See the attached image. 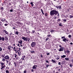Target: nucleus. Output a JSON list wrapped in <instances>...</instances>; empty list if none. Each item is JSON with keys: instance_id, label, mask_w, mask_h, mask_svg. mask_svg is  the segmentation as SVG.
I'll return each mask as SVG.
<instances>
[{"instance_id": "obj_1", "label": "nucleus", "mask_w": 73, "mask_h": 73, "mask_svg": "<svg viewBox=\"0 0 73 73\" xmlns=\"http://www.w3.org/2000/svg\"><path fill=\"white\" fill-rule=\"evenodd\" d=\"M57 14H58V16H59V14L58 13V11L55 10H52L50 12V15L51 16H54V15H55V16H56Z\"/></svg>"}, {"instance_id": "obj_2", "label": "nucleus", "mask_w": 73, "mask_h": 73, "mask_svg": "<svg viewBox=\"0 0 73 73\" xmlns=\"http://www.w3.org/2000/svg\"><path fill=\"white\" fill-rule=\"evenodd\" d=\"M36 45V43L35 42H33L31 44V46L32 47H35V46Z\"/></svg>"}, {"instance_id": "obj_3", "label": "nucleus", "mask_w": 73, "mask_h": 73, "mask_svg": "<svg viewBox=\"0 0 73 73\" xmlns=\"http://www.w3.org/2000/svg\"><path fill=\"white\" fill-rule=\"evenodd\" d=\"M22 39L24 40V41H28V38H25V37H23L21 38Z\"/></svg>"}, {"instance_id": "obj_4", "label": "nucleus", "mask_w": 73, "mask_h": 73, "mask_svg": "<svg viewBox=\"0 0 73 73\" xmlns=\"http://www.w3.org/2000/svg\"><path fill=\"white\" fill-rule=\"evenodd\" d=\"M37 66V65L33 66V69H36Z\"/></svg>"}, {"instance_id": "obj_5", "label": "nucleus", "mask_w": 73, "mask_h": 73, "mask_svg": "<svg viewBox=\"0 0 73 73\" xmlns=\"http://www.w3.org/2000/svg\"><path fill=\"white\" fill-rule=\"evenodd\" d=\"M4 58H5V59L9 60V57L8 56H6L5 57H4Z\"/></svg>"}, {"instance_id": "obj_6", "label": "nucleus", "mask_w": 73, "mask_h": 73, "mask_svg": "<svg viewBox=\"0 0 73 73\" xmlns=\"http://www.w3.org/2000/svg\"><path fill=\"white\" fill-rule=\"evenodd\" d=\"M63 48H64V47H61V48H60L59 49V52H61V51H63Z\"/></svg>"}, {"instance_id": "obj_7", "label": "nucleus", "mask_w": 73, "mask_h": 73, "mask_svg": "<svg viewBox=\"0 0 73 73\" xmlns=\"http://www.w3.org/2000/svg\"><path fill=\"white\" fill-rule=\"evenodd\" d=\"M17 52H18V53L19 54V56H20V55H21V52H20V50H18Z\"/></svg>"}, {"instance_id": "obj_8", "label": "nucleus", "mask_w": 73, "mask_h": 73, "mask_svg": "<svg viewBox=\"0 0 73 73\" xmlns=\"http://www.w3.org/2000/svg\"><path fill=\"white\" fill-rule=\"evenodd\" d=\"M5 65H4V66H1V69H4V68H5Z\"/></svg>"}, {"instance_id": "obj_9", "label": "nucleus", "mask_w": 73, "mask_h": 73, "mask_svg": "<svg viewBox=\"0 0 73 73\" xmlns=\"http://www.w3.org/2000/svg\"><path fill=\"white\" fill-rule=\"evenodd\" d=\"M19 43H20L21 44H22V43H23V41L21 40H20L18 42Z\"/></svg>"}, {"instance_id": "obj_10", "label": "nucleus", "mask_w": 73, "mask_h": 73, "mask_svg": "<svg viewBox=\"0 0 73 73\" xmlns=\"http://www.w3.org/2000/svg\"><path fill=\"white\" fill-rule=\"evenodd\" d=\"M56 7L57 9H58V8H59V9H61V6H59L58 7H57V6H56Z\"/></svg>"}, {"instance_id": "obj_11", "label": "nucleus", "mask_w": 73, "mask_h": 73, "mask_svg": "<svg viewBox=\"0 0 73 73\" xmlns=\"http://www.w3.org/2000/svg\"><path fill=\"white\" fill-rule=\"evenodd\" d=\"M4 32H5L6 34H7V35H8V33L7 32L6 30H4Z\"/></svg>"}, {"instance_id": "obj_12", "label": "nucleus", "mask_w": 73, "mask_h": 73, "mask_svg": "<svg viewBox=\"0 0 73 73\" xmlns=\"http://www.w3.org/2000/svg\"><path fill=\"white\" fill-rule=\"evenodd\" d=\"M61 57L62 58H64V57H66V56L65 55H63V56H61Z\"/></svg>"}, {"instance_id": "obj_13", "label": "nucleus", "mask_w": 73, "mask_h": 73, "mask_svg": "<svg viewBox=\"0 0 73 73\" xmlns=\"http://www.w3.org/2000/svg\"><path fill=\"white\" fill-rule=\"evenodd\" d=\"M5 40H6V41H7V40H8V38L7 37V36H5Z\"/></svg>"}, {"instance_id": "obj_14", "label": "nucleus", "mask_w": 73, "mask_h": 73, "mask_svg": "<svg viewBox=\"0 0 73 73\" xmlns=\"http://www.w3.org/2000/svg\"><path fill=\"white\" fill-rule=\"evenodd\" d=\"M52 62H53V63H56V62L55 60H52Z\"/></svg>"}, {"instance_id": "obj_15", "label": "nucleus", "mask_w": 73, "mask_h": 73, "mask_svg": "<svg viewBox=\"0 0 73 73\" xmlns=\"http://www.w3.org/2000/svg\"><path fill=\"white\" fill-rule=\"evenodd\" d=\"M1 21L3 22H4V21H6V20H5V19H2L1 20Z\"/></svg>"}, {"instance_id": "obj_16", "label": "nucleus", "mask_w": 73, "mask_h": 73, "mask_svg": "<svg viewBox=\"0 0 73 73\" xmlns=\"http://www.w3.org/2000/svg\"><path fill=\"white\" fill-rule=\"evenodd\" d=\"M11 46H9L8 47V49L10 50L11 49Z\"/></svg>"}, {"instance_id": "obj_17", "label": "nucleus", "mask_w": 73, "mask_h": 73, "mask_svg": "<svg viewBox=\"0 0 73 73\" xmlns=\"http://www.w3.org/2000/svg\"><path fill=\"white\" fill-rule=\"evenodd\" d=\"M66 38H64L63 39V41L65 42V41H66Z\"/></svg>"}, {"instance_id": "obj_18", "label": "nucleus", "mask_w": 73, "mask_h": 73, "mask_svg": "<svg viewBox=\"0 0 73 73\" xmlns=\"http://www.w3.org/2000/svg\"><path fill=\"white\" fill-rule=\"evenodd\" d=\"M1 65H2L1 66H3V65H4V63H3V62H1Z\"/></svg>"}, {"instance_id": "obj_19", "label": "nucleus", "mask_w": 73, "mask_h": 73, "mask_svg": "<svg viewBox=\"0 0 73 73\" xmlns=\"http://www.w3.org/2000/svg\"><path fill=\"white\" fill-rule=\"evenodd\" d=\"M4 39H5V38H4V37H2V41H4Z\"/></svg>"}, {"instance_id": "obj_20", "label": "nucleus", "mask_w": 73, "mask_h": 73, "mask_svg": "<svg viewBox=\"0 0 73 73\" xmlns=\"http://www.w3.org/2000/svg\"><path fill=\"white\" fill-rule=\"evenodd\" d=\"M31 53H35V51H31Z\"/></svg>"}, {"instance_id": "obj_21", "label": "nucleus", "mask_w": 73, "mask_h": 73, "mask_svg": "<svg viewBox=\"0 0 73 73\" xmlns=\"http://www.w3.org/2000/svg\"><path fill=\"white\" fill-rule=\"evenodd\" d=\"M65 59L66 60V61H69V58H66Z\"/></svg>"}, {"instance_id": "obj_22", "label": "nucleus", "mask_w": 73, "mask_h": 73, "mask_svg": "<svg viewBox=\"0 0 73 73\" xmlns=\"http://www.w3.org/2000/svg\"><path fill=\"white\" fill-rule=\"evenodd\" d=\"M16 35H19V33H18V32H17V31H16Z\"/></svg>"}, {"instance_id": "obj_23", "label": "nucleus", "mask_w": 73, "mask_h": 73, "mask_svg": "<svg viewBox=\"0 0 73 73\" xmlns=\"http://www.w3.org/2000/svg\"><path fill=\"white\" fill-rule=\"evenodd\" d=\"M66 52V53H69L70 51L68 50H67Z\"/></svg>"}, {"instance_id": "obj_24", "label": "nucleus", "mask_w": 73, "mask_h": 73, "mask_svg": "<svg viewBox=\"0 0 73 73\" xmlns=\"http://www.w3.org/2000/svg\"><path fill=\"white\" fill-rule=\"evenodd\" d=\"M6 73H9V71H8V70H6Z\"/></svg>"}, {"instance_id": "obj_25", "label": "nucleus", "mask_w": 73, "mask_h": 73, "mask_svg": "<svg viewBox=\"0 0 73 73\" xmlns=\"http://www.w3.org/2000/svg\"><path fill=\"white\" fill-rule=\"evenodd\" d=\"M2 48H1V47H0V51H2Z\"/></svg>"}, {"instance_id": "obj_26", "label": "nucleus", "mask_w": 73, "mask_h": 73, "mask_svg": "<svg viewBox=\"0 0 73 73\" xmlns=\"http://www.w3.org/2000/svg\"><path fill=\"white\" fill-rule=\"evenodd\" d=\"M49 38H46V41H47V40H49Z\"/></svg>"}, {"instance_id": "obj_27", "label": "nucleus", "mask_w": 73, "mask_h": 73, "mask_svg": "<svg viewBox=\"0 0 73 73\" xmlns=\"http://www.w3.org/2000/svg\"><path fill=\"white\" fill-rule=\"evenodd\" d=\"M72 17H72V15H70V18H72Z\"/></svg>"}, {"instance_id": "obj_28", "label": "nucleus", "mask_w": 73, "mask_h": 73, "mask_svg": "<svg viewBox=\"0 0 73 73\" xmlns=\"http://www.w3.org/2000/svg\"><path fill=\"white\" fill-rule=\"evenodd\" d=\"M58 64L59 65H61V62H59L58 63Z\"/></svg>"}, {"instance_id": "obj_29", "label": "nucleus", "mask_w": 73, "mask_h": 73, "mask_svg": "<svg viewBox=\"0 0 73 73\" xmlns=\"http://www.w3.org/2000/svg\"><path fill=\"white\" fill-rule=\"evenodd\" d=\"M71 62H72V64H73V58L71 60Z\"/></svg>"}, {"instance_id": "obj_30", "label": "nucleus", "mask_w": 73, "mask_h": 73, "mask_svg": "<svg viewBox=\"0 0 73 73\" xmlns=\"http://www.w3.org/2000/svg\"><path fill=\"white\" fill-rule=\"evenodd\" d=\"M24 73H27V71H26V70H25L24 71Z\"/></svg>"}, {"instance_id": "obj_31", "label": "nucleus", "mask_w": 73, "mask_h": 73, "mask_svg": "<svg viewBox=\"0 0 73 73\" xmlns=\"http://www.w3.org/2000/svg\"><path fill=\"white\" fill-rule=\"evenodd\" d=\"M51 32V33H52V32H54V31L53 30H51L50 31Z\"/></svg>"}, {"instance_id": "obj_32", "label": "nucleus", "mask_w": 73, "mask_h": 73, "mask_svg": "<svg viewBox=\"0 0 73 73\" xmlns=\"http://www.w3.org/2000/svg\"><path fill=\"white\" fill-rule=\"evenodd\" d=\"M69 37V38H70V37H71V35H69L68 36Z\"/></svg>"}, {"instance_id": "obj_33", "label": "nucleus", "mask_w": 73, "mask_h": 73, "mask_svg": "<svg viewBox=\"0 0 73 73\" xmlns=\"http://www.w3.org/2000/svg\"><path fill=\"white\" fill-rule=\"evenodd\" d=\"M50 36H51L50 35H47V37H50Z\"/></svg>"}, {"instance_id": "obj_34", "label": "nucleus", "mask_w": 73, "mask_h": 73, "mask_svg": "<svg viewBox=\"0 0 73 73\" xmlns=\"http://www.w3.org/2000/svg\"><path fill=\"white\" fill-rule=\"evenodd\" d=\"M65 37V36H62L61 37V38H64Z\"/></svg>"}, {"instance_id": "obj_35", "label": "nucleus", "mask_w": 73, "mask_h": 73, "mask_svg": "<svg viewBox=\"0 0 73 73\" xmlns=\"http://www.w3.org/2000/svg\"><path fill=\"white\" fill-rule=\"evenodd\" d=\"M2 39V38L1 36H0V40H1Z\"/></svg>"}, {"instance_id": "obj_36", "label": "nucleus", "mask_w": 73, "mask_h": 73, "mask_svg": "<svg viewBox=\"0 0 73 73\" xmlns=\"http://www.w3.org/2000/svg\"><path fill=\"white\" fill-rule=\"evenodd\" d=\"M10 12H13V9H11L10 10Z\"/></svg>"}, {"instance_id": "obj_37", "label": "nucleus", "mask_w": 73, "mask_h": 73, "mask_svg": "<svg viewBox=\"0 0 73 73\" xmlns=\"http://www.w3.org/2000/svg\"><path fill=\"white\" fill-rule=\"evenodd\" d=\"M2 61H5V59L3 58V59L2 60Z\"/></svg>"}, {"instance_id": "obj_38", "label": "nucleus", "mask_w": 73, "mask_h": 73, "mask_svg": "<svg viewBox=\"0 0 73 73\" xmlns=\"http://www.w3.org/2000/svg\"><path fill=\"white\" fill-rule=\"evenodd\" d=\"M1 9H3V10H4V8H3V7H2L1 8Z\"/></svg>"}, {"instance_id": "obj_39", "label": "nucleus", "mask_w": 73, "mask_h": 73, "mask_svg": "<svg viewBox=\"0 0 73 73\" xmlns=\"http://www.w3.org/2000/svg\"><path fill=\"white\" fill-rule=\"evenodd\" d=\"M59 26H62L61 24V23L60 24H59Z\"/></svg>"}, {"instance_id": "obj_40", "label": "nucleus", "mask_w": 73, "mask_h": 73, "mask_svg": "<svg viewBox=\"0 0 73 73\" xmlns=\"http://www.w3.org/2000/svg\"><path fill=\"white\" fill-rule=\"evenodd\" d=\"M48 66H49V65H46V67H47V68H48Z\"/></svg>"}, {"instance_id": "obj_41", "label": "nucleus", "mask_w": 73, "mask_h": 73, "mask_svg": "<svg viewBox=\"0 0 73 73\" xmlns=\"http://www.w3.org/2000/svg\"><path fill=\"white\" fill-rule=\"evenodd\" d=\"M70 67H72V64H70Z\"/></svg>"}, {"instance_id": "obj_42", "label": "nucleus", "mask_w": 73, "mask_h": 73, "mask_svg": "<svg viewBox=\"0 0 73 73\" xmlns=\"http://www.w3.org/2000/svg\"><path fill=\"white\" fill-rule=\"evenodd\" d=\"M60 21V19H58V21Z\"/></svg>"}, {"instance_id": "obj_43", "label": "nucleus", "mask_w": 73, "mask_h": 73, "mask_svg": "<svg viewBox=\"0 0 73 73\" xmlns=\"http://www.w3.org/2000/svg\"><path fill=\"white\" fill-rule=\"evenodd\" d=\"M41 11L42 12H43V10H42V9H41Z\"/></svg>"}, {"instance_id": "obj_44", "label": "nucleus", "mask_w": 73, "mask_h": 73, "mask_svg": "<svg viewBox=\"0 0 73 73\" xmlns=\"http://www.w3.org/2000/svg\"><path fill=\"white\" fill-rule=\"evenodd\" d=\"M46 62H47V63H48L49 62H48V60H46Z\"/></svg>"}, {"instance_id": "obj_45", "label": "nucleus", "mask_w": 73, "mask_h": 73, "mask_svg": "<svg viewBox=\"0 0 73 73\" xmlns=\"http://www.w3.org/2000/svg\"><path fill=\"white\" fill-rule=\"evenodd\" d=\"M59 47H60V48H62V47H61V45H59Z\"/></svg>"}, {"instance_id": "obj_46", "label": "nucleus", "mask_w": 73, "mask_h": 73, "mask_svg": "<svg viewBox=\"0 0 73 73\" xmlns=\"http://www.w3.org/2000/svg\"><path fill=\"white\" fill-rule=\"evenodd\" d=\"M4 56H5V55H2V57H4Z\"/></svg>"}, {"instance_id": "obj_47", "label": "nucleus", "mask_w": 73, "mask_h": 73, "mask_svg": "<svg viewBox=\"0 0 73 73\" xmlns=\"http://www.w3.org/2000/svg\"><path fill=\"white\" fill-rule=\"evenodd\" d=\"M30 4H31V5L33 4V3H32V2H31Z\"/></svg>"}, {"instance_id": "obj_48", "label": "nucleus", "mask_w": 73, "mask_h": 73, "mask_svg": "<svg viewBox=\"0 0 73 73\" xmlns=\"http://www.w3.org/2000/svg\"><path fill=\"white\" fill-rule=\"evenodd\" d=\"M35 32V31H34L33 30V33H34Z\"/></svg>"}, {"instance_id": "obj_49", "label": "nucleus", "mask_w": 73, "mask_h": 73, "mask_svg": "<svg viewBox=\"0 0 73 73\" xmlns=\"http://www.w3.org/2000/svg\"><path fill=\"white\" fill-rule=\"evenodd\" d=\"M5 26H7V24H5Z\"/></svg>"}, {"instance_id": "obj_50", "label": "nucleus", "mask_w": 73, "mask_h": 73, "mask_svg": "<svg viewBox=\"0 0 73 73\" xmlns=\"http://www.w3.org/2000/svg\"><path fill=\"white\" fill-rule=\"evenodd\" d=\"M70 45H72V44H73V43H72V42H71L70 43Z\"/></svg>"}, {"instance_id": "obj_51", "label": "nucleus", "mask_w": 73, "mask_h": 73, "mask_svg": "<svg viewBox=\"0 0 73 73\" xmlns=\"http://www.w3.org/2000/svg\"><path fill=\"white\" fill-rule=\"evenodd\" d=\"M14 64L15 65H16V62H14Z\"/></svg>"}, {"instance_id": "obj_52", "label": "nucleus", "mask_w": 73, "mask_h": 73, "mask_svg": "<svg viewBox=\"0 0 73 73\" xmlns=\"http://www.w3.org/2000/svg\"><path fill=\"white\" fill-rule=\"evenodd\" d=\"M33 70H34L33 69H32L31 70V71H32V72H33Z\"/></svg>"}, {"instance_id": "obj_53", "label": "nucleus", "mask_w": 73, "mask_h": 73, "mask_svg": "<svg viewBox=\"0 0 73 73\" xmlns=\"http://www.w3.org/2000/svg\"><path fill=\"white\" fill-rule=\"evenodd\" d=\"M47 54V55H49V53H48Z\"/></svg>"}, {"instance_id": "obj_54", "label": "nucleus", "mask_w": 73, "mask_h": 73, "mask_svg": "<svg viewBox=\"0 0 73 73\" xmlns=\"http://www.w3.org/2000/svg\"><path fill=\"white\" fill-rule=\"evenodd\" d=\"M45 16H47V15H46V13H45Z\"/></svg>"}, {"instance_id": "obj_55", "label": "nucleus", "mask_w": 73, "mask_h": 73, "mask_svg": "<svg viewBox=\"0 0 73 73\" xmlns=\"http://www.w3.org/2000/svg\"><path fill=\"white\" fill-rule=\"evenodd\" d=\"M59 59H60V58H56V60H59Z\"/></svg>"}, {"instance_id": "obj_56", "label": "nucleus", "mask_w": 73, "mask_h": 73, "mask_svg": "<svg viewBox=\"0 0 73 73\" xmlns=\"http://www.w3.org/2000/svg\"><path fill=\"white\" fill-rule=\"evenodd\" d=\"M17 56V55H15V58H16V56Z\"/></svg>"}, {"instance_id": "obj_57", "label": "nucleus", "mask_w": 73, "mask_h": 73, "mask_svg": "<svg viewBox=\"0 0 73 73\" xmlns=\"http://www.w3.org/2000/svg\"><path fill=\"white\" fill-rule=\"evenodd\" d=\"M8 61L7 60V63H8Z\"/></svg>"}, {"instance_id": "obj_58", "label": "nucleus", "mask_w": 73, "mask_h": 73, "mask_svg": "<svg viewBox=\"0 0 73 73\" xmlns=\"http://www.w3.org/2000/svg\"><path fill=\"white\" fill-rule=\"evenodd\" d=\"M31 5H32V6H33L34 5H33V4H32Z\"/></svg>"}, {"instance_id": "obj_59", "label": "nucleus", "mask_w": 73, "mask_h": 73, "mask_svg": "<svg viewBox=\"0 0 73 73\" xmlns=\"http://www.w3.org/2000/svg\"><path fill=\"white\" fill-rule=\"evenodd\" d=\"M43 15H44V13L43 12V11L42 12Z\"/></svg>"}, {"instance_id": "obj_60", "label": "nucleus", "mask_w": 73, "mask_h": 73, "mask_svg": "<svg viewBox=\"0 0 73 73\" xmlns=\"http://www.w3.org/2000/svg\"><path fill=\"white\" fill-rule=\"evenodd\" d=\"M54 19H56V17H55L54 18Z\"/></svg>"}, {"instance_id": "obj_61", "label": "nucleus", "mask_w": 73, "mask_h": 73, "mask_svg": "<svg viewBox=\"0 0 73 73\" xmlns=\"http://www.w3.org/2000/svg\"><path fill=\"white\" fill-rule=\"evenodd\" d=\"M13 29H15V28L13 27Z\"/></svg>"}, {"instance_id": "obj_62", "label": "nucleus", "mask_w": 73, "mask_h": 73, "mask_svg": "<svg viewBox=\"0 0 73 73\" xmlns=\"http://www.w3.org/2000/svg\"><path fill=\"white\" fill-rule=\"evenodd\" d=\"M64 21H66V20H64Z\"/></svg>"}, {"instance_id": "obj_63", "label": "nucleus", "mask_w": 73, "mask_h": 73, "mask_svg": "<svg viewBox=\"0 0 73 73\" xmlns=\"http://www.w3.org/2000/svg\"><path fill=\"white\" fill-rule=\"evenodd\" d=\"M19 44H18V46H19Z\"/></svg>"}, {"instance_id": "obj_64", "label": "nucleus", "mask_w": 73, "mask_h": 73, "mask_svg": "<svg viewBox=\"0 0 73 73\" xmlns=\"http://www.w3.org/2000/svg\"><path fill=\"white\" fill-rule=\"evenodd\" d=\"M21 46H22V45H21Z\"/></svg>"}]
</instances>
